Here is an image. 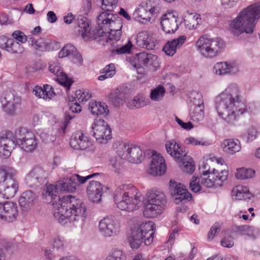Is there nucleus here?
Returning a JSON list of instances; mask_svg holds the SVG:
<instances>
[{"label":"nucleus","instance_id":"1","mask_svg":"<svg viewBox=\"0 0 260 260\" xmlns=\"http://www.w3.org/2000/svg\"><path fill=\"white\" fill-rule=\"evenodd\" d=\"M59 191L57 182L55 185H47L46 192L44 194L51 200L54 218L61 224L72 222L75 225H83L87 216L84 203L72 195L58 198L57 194Z\"/></svg>","mask_w":260,"mask_h":260},{"label":"nucleus","instance_id":"2","mask_svg":"<svg viewBox=\"0 0 260 260\" xmlns=\"http://www.w3.org/2000/svg\"><path fill=\"white\" fill-rule=\"evenodd\" d=\"M218 115L230 125H235L239 117L247 112L245 102L242 101L239 88L235 84L229 85L215 99Z\"/></svg>","mask_w":260,"mask_h":260},{"label":"nucleus","instance_id":"3","mask_svg":"<svg viewBox=\"0 0 260 260\" xmlns=\"http://www.w3.org/2000/svg\"><path fill=\"white\" fill-rule=\"evenodd\" d=\"M260 18V0L240 12L237 16L229 22V30L235 37L246 33L253 32Z\"/></svg>","mask_w":260,"mask_h":260},{"label":"nucleus","instance_id":"4","mask_svg":"<svg viewBox=\"0 0 260 260\" xmlns=\"http://www.w3.org/2000/svg\"><path fill=\"white\" fill-rule=\"evenodd\" d=\"M141 193L132 184H121L114 193L115 203L118 208L128 212L138 209L141 205Z\"/></svg>","mask_w":260,"mask_h":260},{"label":"nucleus","instance_id":"5","mask_svg":"<svg viewBox=\"0 0 260 260\" xmlns=\"http://www.w3.org/2000/svg\"><path fill=\"white\" fill-rule=\"evenodd\" d=\"M224 42L219 37H200L196 41L197 51L204 58L212 59L218 56L224 48Z\"/></svg>","mask_w":260,"mask_h":260},{"label":"nucleus","instance_id":"6","mask_svg":"<svg viewBox=\"0 0 260 260\" xmlns=\"http://www.w3.org/2000/svg\"><path fill=\"white\" fill-rule=\"evenodd\" d=\"M16 170L12 167L2 166L0 169V196L9 199L13 198L18 189V183L14 178Z\"/></svg>","mask_w":260,"mask_h":260},{"label":"nucleus","instance_id":"7","mask_svg":"<svg viewBox=\"0 0 260 260\" xmlns=\"http://www.w3.org/2000/svg\"><path fill=\"white\" fill-rule=\"evenodd\" d=\"M154 225L153 222L148 221L132 230L128 241L133 249H138L143 241L146 245H150L152 243L154 238Z\"/></svg>","mask_w":260,"mask_h":260},{"label":"nucleus","instance_id":"8","mask_svg":"<svg viewBox=\"0 0 260 260\" xmlns=\"http://www.w3.org/2000/svg\"><path fill=\"white\" fill-rule=\"evenodd\" d=\"M49 173L40 165L33 167L25 177V183L30 187L39 188L47 185Z\"/></svg>","mask_w":260,"mask_h":260},{"label":"nucleus","instance_id":"9","mask_svg":"<svg viewBox=\"0 0 260 260\" xmlns=\"http://www.w3.org/2000/svg\"><path fill=\"white\" fill-rule=\"evenodd\" d=\"M99 175V173H93L85 177H82L78 174L73 175L58 181V189H59L60 191L74 192L80 184H83L88 179Z\"/></svg>","mask_w":260,"mask_h":260},{"label":"nucleus","instance_id":"10","mask_svg":"<svg viewBox=\"0 0 260 260\" xmlns=\"http://www.w3.org/2000/svg\"><path fill=\"white\" fill-rule=\"evenodd\" d=\"M17 144L26 152H32L37 147L38 141L35 135L25 128L16 131Z\"/></svg>","mask_w":260,"mask_h":260},{"label":"nucleus","instance_id":"11","mask_svg":"<svg viewBox=\"0 0 260 260\" xmlns=\"http://www.w3.org/2000/svg\"><path fill=\"white\" fill-rule=\"evenodd\" d=\"M99 228L102 235L106 237H111L119 233L120 224L115 217L106 216L100 221Z\"/></svg>","mask_w":260,"mask_h":260},{"label":"nucleus","instance_id":"12","mask_svg":"<svg viewBox=\"0 0 260 260\" xmlns=\"http://www.w3.org/2000/svg\"><path fill=\"white\" fill-rule=\"evenodd\" d=\"M91 134L101 144L106 143L111 139V131L107 123L104 120H95L92 125Z\"/></svg>","mask_w":260,"mask_h":260},{"label":"nucleus","instance_id":"13","mask_svg":"<svg viewBox=\"0 0 260 260\" xmlns=\"http://www.w3.org/2000/svg\"><path fill=\"white\" fill-rule=\"evenodd\" d=\"M2 107L6 115L14 116L16 111L21 103L20 96L14 92H6L1 99Z\"/></svg>","mask_w":260,"mask_h":260},{"label":"nucleus","instance_id":"14","mask_svg":"<svg viewBox=\"0 0 260 260\" xmlns=\"http://www.w3.org/2000/svg\"><path fill=\"white\" fill-rule=\"evenodd\" d=\"M16 131L15 136L10 131L6 132L5 134L0 137V157L5 159L8 158L11 154V151L17 144Z\"/></svg>","mask_w":260,"mask_h":260},{"label":"nucleus","instance_id":"15","mask_svg":"<svg viewBox=\"0 0 260 260\" xmlns=\"http://www.w3.org/2000/svg\"><path fill=\"white\" fill-rule=\"evenodd\" d=\"M18 214L16 203L11 201L0 203V219L2 220L12 222L16 220Z\"/></svg>","mask_w":260,"mask_h":260},{"label":"nucleus","instance_id":"16","mask_svg":"<svg viewBox=\"0 0 260 260\" xmlns=\"http://www.w3.org/2000/svg\"><path fill=\"white\" fill-rule=\"evenodd\" d=\"M239 72V64L235 61L217 62L213 68V73L218 76L235 75Z\"/></svg>","mask_w":260,"mask_h":260},{"label":"nucleus","instance_id":"17","mask_svg":"<svg viewBox=\"0 0 260 260\" xmlns=\"http://www.w3.org/2000/svg\"><path fill=\"white\" fill-rule=\"evenodd\" d=\"M228 172L226 170L218 171L215 169L212 170L207 178L202 180V183L207 187H218L222 185L223 183L227 180Z\"/></svg>","mask_w":260,"mask_h":260},{"label":"nucleus","instance_id":"18","mask_svg":"<svg viewBox=\"0 0 260 260\" xmlns=\"http://www.w3.org/2000/svg\"><path fill=\"white\" fill-rule=\"evenodd\" d=\"M170 186L172 189V195L176 204H185L191 199V194L183 185L177 184L174 180H171Z\"/></svg>","mask_w":260,"mask_h":260},{"label":"nucleus","instance_id":"19","mask_svg":"<svg viewBox=\"0 0 260 260\" xmlns=\"http://www.w3.org/2000/svg\"><path fill=\"white\" fill-rule=\"evenodd\" d=\"M109 188L103 185L100 182L92 180L89 182L86 189L89 200L93 203H98L101 201L104 192H106Z\"/></svg>","mask_w":260,"mask_h":260},{"label":"nucleus","instance_id":"20","mask_svg":"<svg viewBox=\"0 0 260 260\" xmlns=\"http://www.w3.org/2000/svg\"><path fill=\"white\" fill-rule=\"evenodd\" d=\"M143 66L145 67H152L156 69L159 66L157 56L155 55L146 52L137 54L135 57L134 67L140 68Z\"/></svg>","mask_w":260,"mask_h":260},{"label":"nucleus","instance_id":"21","mask_svg":"<svg viewBox=\"0 0 260 260\" xmlns=\"http://www.w3.org/2000/svg\"><path fill=\"white\" fill-rule=\"evenodd\" d=\"M160 24L162 30L166 34H173L178 29L177 17L172 12L164 14Z\"/></svg>","mask_w":260,"mask_h":260},{"label":"nucleus","instance_id":"22","mask_svg":"<svg viewBox=\"0 0 260 260\" xmlns=\"http://www.w3.org/2000/svg\"><path fill=\"white\" fill-rule=\"evenodd\" d=\"M49 71L54 74L56 77L55 80L61 85L69 88L73 83V81L69 79L63 72L62 68L57 61H51L49 66Z\"/></svg>","mask_w":260,"mask_h":260},{"label":"nucleus","instance_id":"23","mask_svg":"<svg viewBox=\"0 0 260 260\" xmlns=\"http://www.w3.org/2000/svg\"><path fill=\"white\" fill-rule=\"evenodd\" d=\"M70 144L74 149L81 150H85L92 145L88 138L80 131L75 132L72 135Z\"/></svg>","mask_w":260,"mask_h":260},{"label":"nucleus","instance_id":"24","mask_svg":"<svg viewBox=\"0 0 260 260\" xmlns=\"http://www.w3.org/2000/svg\"><path fill=\"white\" fill-rule=\"evenodd\" d=\"M166 165L162 156L154 152L152 153L149 173L153 175H161L166 171Z\"/></svg>","mask_w":260,"mask_h":260},{"label":"nucleus","instance_id":"25","mask_svg":"<svg viewBox=\"0 0 260 260\" xmlns=\"http://www.w3.org/2000/svg\"><path fill=\"white\" fill-rule=\"evenodd\" d=\"M75 27L78 35H81L85 41H88L93 37L89 21L86 18L79 16L76 20Z\"/></svg>","mask_w":260,"mask_h":260},{"label":"nucleus","instance_id":"26","mask_svg":"<svg viewBox=\"0 0 260 260\" xmlns=\"http://www.w3.org/2000/svg\"><path fill=\"white\" fill-rule=\"evenodd\" d=\"M167 152L176 160L185 156V151L174 139L167 141L165 144Z\"/></svg>","mask_w":260,"mask_h":260},{"label":"nucleus","instance_id":"27","mask_svg":"<svg viewBox=\"0 0 260 260\" xmlns=\"http://www.w3.org/2000/svg\"><path fill=\"white\" fill-rule=\"evenodd\" d=\"M135 40L138 46L142 48L152 50L155 46L154 38L147 31L140 32L135 37Z\"/></svg>","mask_w":260,"mask_h":260},{"label":"nucleus","instance_id":"28","mask_svg":"<svg viewBox=\"0 0 260 260\" xmlns=\"http://www.w3.org/2000/svg\"><path fill=\"white\" fill-rule=\"evenodd\" d=\"M186 40V36L183 35L178 38L168 41L163 47V51L168 56H172L180 49Z\"/></svg>","mask_w":260,"mask_h":260},{"label":"nucleus","instance_id":"29","mask_svg":"<svg viewBox=\"0 0 260 260\" xmlns=\"http://www.w3.org/2000/svg\"><path fill=\"white\" fill-rule=\"evenodd\" d=\"M113 11L104 10L100 13L97 18V24L98 26V33L99 35V31L102 32L105 28H107L112 20L117 16L116 14H113L111 13Z\"/></svg>","mask_w":260,"mask_h":260},{"label":"nucleus","instance_id":"30","mask_svg":"<svg viewBox=\"0 0 260 260\" xmlns=\"http://www.w3.org/2000/svg\"><path fill=\"white\" fill-rule=\"evenodd\" d=\"M164 210L165 209L155 205L153 202L148 201L146 198L144 200L143 214L145 217H155L161 214Z\"/></svg>","mask_w":260,"mask_h":260},{"label":"nucleus","instance_id":"31","mask_svg":"<svg viewBox=\"0 0 260 260\" xmlns=\"http://www.w3.org/2000/svg\"><path fill=\"white\" fill-rule=\"evenodd\" d=\"M146 198L157 206L164 209L167 202V197L165 193L158 190H151L148 191L146 194Z\"/></svg>","mask_w":260,"mask_h":260},{"label":"nucleus","instance_id":"32","mask_svg":"<svg viewBox=\"0 0 260 260\" xmlns=\"http://www.w3.org/2000/svg\"><path fill=\"white\" fill-rule=\"evenodd\" d=\"M108 98L114 107H119L123 105L125 101L126 92L124 88L119 87L112 90L109 93Z\"/></svg>","mask_w":260,"mask_h":260},{"label":"nucleus","instance_id":"33","mask_svg":"<svg viewBox=\"0 0 260 260\" xmlns=\"http://www.w3.org/2000/svg\"><path fill=\"white\" fill-rule=\"evenodd\" d=\"M133 17L142 23L150 21L151 17L145 1L142 2L136 9L133 13Z\"/></svg>","mask_w":260,"mask_h":260},{"label":"nucleus","instance_id":"34","mask_svg":"<svg viewBox=\"0 0 260 260\" xmlns=\"http://www.w3.org/2000/svg\"><path fill=\"white\" fill-rule=\"evenodd\" d=\"M223 151L228 154L233 155L241 149L240 141L237 139L224 140L221 144Z\"/></svg>","mask_w":260,"mask_h":260},{"label":"nucleus","instance_id":"35","mask_svg":"<svg viewBox=\"0 0 260 260\" xmlns=\"http://www.w3.org/2000/svg\"><path fill=\"white\" fill-rule=\"evenodd\" d=\"M88 109L92 115L95 116H107L109 113L108 106L101 102L91 101L89 103Z\"/></svg>","mask_w":260,"mask_h":260},{"label":"nucleus","instance_id":"36","mask_svg":"<svg viewBox=\"0 0 260 260\" xmlns=\"http://www.w3.org/2000/svg\"><path fill=\"white\" fill-rule=\"evenodd\" d=\"M32 92L36 96L44 100H50L55 95L52 87L48 84L44 85L43 87L36 86Z\"/></svg>","mask_w":260,"mask_h":260},{"label":"nucleus","instance_id":"37","mask_svg":"<svg viewBox=\"0 0 260 260\" xmlns=\"http://www.w3.org/2000/svg\"><path fill=\"white\" fill-rule=\"evenodd\" d=\"M185 26L186 28L191 30L199 28L202 22L200 15L197 13H190L185 16L184 19Z\"/></svg>","mask_w":260,"mask_h":260},{"label":"nucleus","instance_id":"38","mask_svg":"<svg viewBox=\"0 0 260 260\" xmlns=\"http://www.w3.org/2000/svg\"><path fill=\"white\" fill-rule=\"evenodd\" d=\"M177 161L183 172L188 174H191L194 172L195 170L194 162L191 157L186 155V152L185 156Z\"/></svg>","mask_w":260,"mask_h":260},{"label":"nucleus","instance_id":"39","mask_svg":"<svg viewBox=\"0 0 260 260\" xmlns=\"http://www.w3.org/2000/svg\"><path fill=\"white\" fill-rule=\"evenodd\" d=\"M35 199V194L31 190H26L21 194L19 203L21 207L27 209L34 205Z\"/></svg>","mask_w":260,"mask_h":260},{"label":"nucleus","instance_id":"40","mask_svg":"<svg viewBox=\"0 0 260 260\" xmlns=\"http://www.w3.org/2000/svg\"><path fill=\"white\" fill-rule=\"evenodd\" d=\"M127 160L132 163H139L144 157V152L140 147L132 144Z\"/></svg>","mask_w":260,"mask_h":260},{"label":"nucleus","instance_id":"41","mask_svg":"<svg viewBox=\"0 0 260 260\" xmlns=\"http://www.w3.org/2000/svg\"><path fill=\"white\" fill-rule=\"evenodd\" d=\"M145 2L151 17L157 16L162 11V5L160 0H146Z\"/></svg>","mask_w":260,"mask_h":260},{"label":"nucleus","instance_id":"42","mask_svg":"<svg viewBox=\"0 0 260 260\" xmlns=\"http://www.w3.org/2000/svg\"><path fill=\"white\" fill-rule=\"evenodd\" d=\"M232 195L235 197L237 200L250 199L252 197L249 188L247 186L238 185L235 187L232 191Z\"/></svg>","mask_w":260,"mask_h":260},{"label":"nucleus","instance_id":"43","mask_svg":"<svg viewBox=\"0 0 260 260\" xmlns=\"http://www.w3.org/2000/svg\"><path fill=\"white\" fill-rule=\"evenodd\" d=\"M28 42L36 50L41 51H46L50 49V42L48 40L44 38L36 39L35 38H29Z\"/></svg>","mask_w":260,"mask_h":260},{"label":"nucleus","instance_id":"44","mask_svg":"<svg viewBox=\"0 0 260 260\" xmlns=\"http://www.w3.org/2000/svg\"><path fill=\"white\" fill-rule=\"evenodd\" d=\"M149 102V100L143 94L139 93L129 103V107L131 109L140 108L147 105Z\"/></svg>","mask_w":260,"mask_h":260},{"label":"nucleus","instance_id":"45","mask_svg":"<svg viewBox=\"0 0 260 260\" xmlns=\"http://www.w3.org/2000/svg\"><path fill=\"white\" fill-rule=\"evenodd\" d=\"M107 28L104 29L102 32L99 31V35L103 36L104 34H107V31H116L121 30L122 27V20L118 16L116 17L112 21L110 24L107 26Z\"/></svg>","mask_w":260,"mask_h":260},{"label":"nucleus","instance_id":"46","mask_svg":"<svg viewBox=\"0 0 260 260\" xmlns=\"http://www.w3.org/2000/svg\"><path fill=\"white\" fill-rule=\"evenodd\" d=\"M166 89L161 85L152 89L150 93V98L153 101L159 102L161 101L165 94Z\"/></svg>","mask_w":260,"mask_h":260},{"label":"nucleus","instance_id":"47","mask_svg":"<svg viewBox=\"0 0 260 260\" xmlns=\"http://www.w3.org/2000/svg\"><path fill=\"white\" fill-rule=\"evenodd\" d=\"M6 50L11 53H21L24 51V48L19 42L9 38Z\"/></svg>","mask_w":260,"mask_h":260},{"label":"nucleus","instance_id":"48","mask_svg":"<svg viewBox=\"0 0 260 260\" xmlns=\"http://www.w3.org/2000/svg\"><path fill=\"white\" fill-rule=\"evenodd\" d=\"M105 260H126V254L121 249L114 248L111 251Z\"/></svg>","mask_w":260,"mask_h":260},{"label":"nucleus","instance_id":"49","mask_svg":"<svg viewBox=\"0 0 260 260\" xmlns=\"http://www.w3.org/2000/svg\"><path fill=\"white\" fill-rule=\"evenodd\" d=\"M204 105L194 106L190 113V117L192 120L200 121L204 118Z\"/></svg>","mask_w":260,"mask_h":260},{"label":"nucleus","instance_id":"50","mask_svg":"<svg viewBox=\"0 0 260 260\" xmlns=\"http://www.w3.org/2000/svg\"><path fill=\"white\" fill-rule=\"evenodd\" d=\"M131 145V144H126L123 142L120 143L116 150L118 155L122 159L127 160L129 155V153Z\"/></svg>","mask_w":260,"mask_h":260},{"label":"nucleus","instance_id":"51","mask_svg":"<svg viewBox=\"0 0 260 260\" xmlns=\"http://www.w3.org/2000/svg\"><path fill=\"white\" fill-rule=\"evenodd\" d=\"M254 175L255 171L251 169L240 168L237 169L236 176L238 179H245L252 178Z\"/></svg>","mask_w":260,"mask_h":260},{"label":"nucleus","instance_id":"52","mask_svg":"<svg viewBox=\"0 0 260 260\" xmlns=\"http://www.w3.org/2000/svg\"><path fill=\"white\" fill-rule=\"evenodd\" d=\"M258 132L257 129L251 126L248 128L246 133L241 135V137L245 139L247 142H252L257 137Z\"/></svg>","mask_w":260,"mask_h":260},{"label":"nucleus","instance_id":"53","mask_svg":"<svg viewBox=\"0 0 260 260\" xmlns=\"http://www.w3.org/2000/svg\"><path fill=\"white\" fill-rule=\"evenodd\" d=\"M202 179H204L202 176L192 177L189 183V188L192 191L198 192L201 190L202 185L204 186L202 183Z\"/></svg>","mask_w":260,"mask_h":260},{"label":"nucleus","instance_id":"54","mask_svg":"<svg viewBox=\"0 0 260 260\" xmlns=\"http://www.w3.org/2000/svg\"><path fill=\"white\" fill-rule=\"evenodd\" d=\"M75 53H76V48L73 45L69 44L65 45L58 52V57L63 58L71 56Z\"/></svg>","mask_w":260,"mask_h":260},{"label":"nucleus","instance_id":"55","mask_svg":"<svg viewBox=\"0 0 260 260\" xmlns=\"http://www.w3.org/2000/svg\"><path fill=\"white\" fill-rule=\"evenodd\" d=\"M190 99L194 106L204 105L202 95L198 91H192L190 93Z\"/></svg>","mask_w":260,"mask_h":260},{"label":"nucleus","instance_id":"56","mask_svg":"<svg viewBox=\"0 0 260 260\" xmlns=\"http://www.w3.org/2000/svg\"><path fill=\"white\" fill-rule=\"evenodd\" d=\"M76 96L79 102L84 103L90 99L91 94L88 90L80 89L76 91Z\"/></svg>","mask_w":260,"mask_h":260},{"label":"nucleus","instance_id":"57","mask_svg":"<svg viewBox=\"0 0 260 260\" xmlns=\"http://www.w3.org/2000/svg\"><path fill=\"white\" fill-rule=\"evenodd\" d=\"M118 0H101L103 10L113 11L116 8Z\"/></svg>","mask_w":260,"mask_h":260},{"label":"nucleus","instance_id":"58","mask_svg":"<svg viewBox=\"0 0 260 260\" xmlns=\"http://www.w3.org/2000/svg\"><path fill=\"white\" fill-rule=\"evenodd\" d=\"M67 246L66 241L61 237H56L54 238L53 246V248L58 251H62Z\"/></svg>","mask_w":260,"mask_h":260},{"label":"nucleus","instance_id":"59","mask_svg":"<svg viewBox=\"0 0 260 260\" xmlns=\"http://www.w3.org/2000/svg\"><path fill=\"white\" fill-rule=\"evenodd\" d=\"M212 170L211 167L207 161H203L201 166L200 167V173L201 176L203 178H207L209 174L211 173Z\"/></svg>","mask_w":260,"mask_h":260},{"label":"nucleus","instance_id":"60","mask_svg":"<svg viewBox=\"0 0 260 260\" xmlns=\"http://www.w3.org/2000/svg\"><path fill=\"white\" fill-rule=\"evenodd\" d=\"M12 36L17 42H19L20 44L22 45V43H24L27 41L26 36L22 31L20 30H16L14 31Z\"/></svg>","mask_w":260,"mask_h":260},{"label":"nucleus","instance_id":"61","mask_svg":"<svg viewBox=\"0 0 260 260\" xmlns=\"http://www.w3.org/2000/svg\"><path fill=\"white\" fill-rule=\"evenodd\" d=\"M100 72L101 74H106L110 78L113 77L116 73L114 64L110 63L106 66Z\"/></svg>","mask_w":260,"mask_h":260},{"label":"nucleus","instance_id":"62","mask_svg":"<svg viewBox=\"0 0 260 260\" xmlns=\"http://www.w3.org/2000/svg\"><path fill=\"white\" fill-rule=\"evenodd\" d=\"M220 230V225L219 223H215L211 227L210 231L209 232L208 234V239L209 240H212L216 234L219 232Z\"/></svg>","mask_w":260,"mask_h":260},{"label":"nucleus","instance_id":"63","mask_svg":"<svg viewBox=\"0 0 260 260\" xmlns=\"http://www.w3.org/2000/svg\"><path fill=\"white\" fill-rule=\"evenodd\" d=\"M184 143L187 145H191L192 146L206 145V142H202L193 137H189L186 138Z\"/></svg>","mask_w":260,"mask_h":260},{"label":"nucleus","instance_id":"64","mask_svg":"<svg viewBox=\"0 0 260 260\" xmlns=\"http://www.w3.org/2000/svg\"><path fill=\"white\" fill-rule=\"evenodd\" d=\"M40 137L42 141L46 143L52 142L55 140V136L53 134L43 132L40 134Z\"/></svg>","mask_w":260,"mask_h":260}]
</instances>
